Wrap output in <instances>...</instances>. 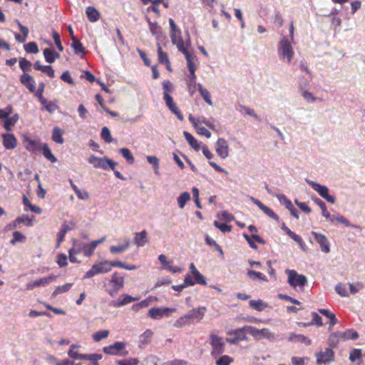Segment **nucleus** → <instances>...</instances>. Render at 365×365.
Listing matches in <instances>:
<instances>
[{
    "mask_svg": "<svg viewBox=\"0 0 365 365\" xmlns=\"http://www.w3.org/2000/svg\"><path fill=\"white\" fill-rule=\"evenodd\" d=\"M163 91V100L168 109L174 113L180 120H183V115L173 101V97L170 95L174 91V86L169 80L163 81L162 83Z\"/></svg>",
    "mask_w": 365,
    "mask_h": 365,
    "instance_id": "1",
    "label": "nucleus"
},
{
    "mask_svg": "<svg viewBox=\"0 0 365 365\" xmlns=\"http://www.w3.org/2000/svg\"><path fill=\"white\" fill-rule=\"evenodd\" d=\"M114 261L103 260L95 263L91 268L87 271L83 279L91 278L97 274H105L109 272L112 267H114Z\"/></svg>",
    "mask_w": 365,
    "mask_h": 365,
    "instance_id": "2",
    "label": "nucleus"
},
{
    "mask_svg": "<svg viewBox=\"0 0 365 365\" xmlns=\"http://www.w3.org/2000/svg\"><path fill=\"white\" fill-rule=\"evenodd\" d=\"M124 284L125 275L118 272H115L111 275L106 292L110 297H114L124 287Z\"/></svg>",
    "mask_w": 365,
    "mask_h": 365,
    "instance_id": "3",
    "label": "nucleus"
},
{
    "mask_svg": "<svg viewBox=\"0 0 365 365\" xmlns=\"http://www.w3.org/2000/svg\"><path fill=\"white\" fill-rule=\"evenodd\" d=\"M210 344L212 347L211 355L217 357L225 352V343L223 338L217 336L213 331L210 334Z\"/></svg>",
    "mask_w": 365,
    "mask_h": 365,
    "instance_id": "4",
    "label": "nucleus"
},
{
    "mask_svg": "<svg viewBox=\"0 0 365 365\" xmlns=\"http://www.w3.org/2000/svg\"><path fill=\"white\" fill-rule=\"evenodd\" d=\"M104 354L112 356H125L128 354L126 349V343L124 341H116L110 345L103 348Z\"/></svg>",
    "mask_w": 365,
    "mask_h": 365,
    "instance_id": "5",
    "label": "nucleus"
},
{
    "mask_svg": "<svg viewBox=\"0 0 365 365\" xmlns=\"http://www.w3.org/2000/svg\"><path fill=\"white\" fill-rule=\"evenodd\" d=\"M285 273L287 274V282L293 287H304L307 284V279L304 274H299L294 269H286Z\"/></svg>",
    "mask_w": 365,
    "mask_h": 365,
    "instance_id": "6",
    "label": "nucleus"
},
{
    "mask_svg": "<svg viewBox=\"0 0 365 365\" xmlns=\"http://www.w3.org/2000/svg\"><path fill=\"white\" fill-rule=\"evenodd\" d=\"M88 161L95 168H101L106 170L108 169L114 170V168L117 165V163L114 162L111 159H108L107 158H99L95 155H91L88 158Z\"/></svg>",
    "mask_w": 365,
    "mask_h": 365,
    "instance_id": "7",
    "label": "nucleus"
},
{
    "mask_svg": "<svg viewBox=\"0 0 365 365\" xmlns=\"http://www.w3.org/2000/svg\"><path fill=\"white\" fill-rule=\"evenodd\" d=\"M247 327H250V326H245L242 328L229 331L227 335L234 336L227 338L226 341L231 344H236L239 341L247 340V336L246 332H248Z\"/></svg>",
    "mask_w": 365,
    "mask_h": 365,
    "instance_id": "8",
    "label": "nucleus"
},
{
    "mask_svg": "<svg viewBox=\"0 0 365 365\" xmlns=\"http://www.w3.org/2000/svg\"><path fill=\"white\" fill-rule=\"evenodd\" d=\"M307 182L322 197L325 199L330 203L335 202V198L334 196L329 194V189L325 185H322L314 181L310 180H306Z\"/></svg>",
    "mask_w": 365,
    "mask_h": 365,
    "instance_id": "9",
    "label": "nucleus"
},
{
    "mask_svg": "<svg viewBox=\"0 0 365 365\" xmlns=\"http://www.w3.org/2000/svg\"><path fill=\"white\" fill-rule=\"evenodd\" d=\"M176 311L175 308H152L148 311V316L153 319H159L163 317H168L171 313H174Z\"/></svg>",
    "mask_w": 365,
    "mask_h": 365,
    "instance_id": "10",
    "label": "nucleus"
},
{
    "mask_svg": "<svg viewBox=\"0 0 365 365\" xmlns=\"http://www.w3.org/2000/svg\"><path fill=\"white\" fill-rule=\"evenodd\" d=\"M317 364H327L334 360V353L331 348H326L324 351L315 354Z\"/></svg>",
    "mask_w": 365,
    "mask_h": 365,
    "instance_id": "11",
    "label": "nucleus"
},
{
    "mask_svg": "<svg viewBox=\"0 0 365 365\" xmlns=\"http://www.w3.org/2000/svg\"><path fill=\"white\" fill-rule=\"evenodd\" d=\"M279 52L284 58L287 59V62H290L294 55V51L290 42L284 37L280 41Z\"/></svg>",
    "mask_w": 365,
    "mask_h": 365,
    "instance_id": "12",
    "label": "nucleus"
},
{
    "mask_svg": "<svg viewBox=\"0 0 365 365\" xmlns=\"http://www.w3.org/2000/svg\"><path fill=\"white\" fill-rule=\"evenodd\" d=\"M312 235L314 237L315 241L319 245L321 250L324 253L330 252V243L327 237L322 234L317 232H312Z\"/></svg>",
    "mask_w": 365,
    "mask_h": 365,
    "instance_id": "13",
    "label": "nucleus"
},
{
    "mask_svg": "<svg viewBox=\"0 0 365 365\" xmlns=\"http://www.w3.org/2000/svg\"><path fill=\"white\" fill-rule=\"evenodd\" d=\"M140 297H133L128 294H123L120 299L111 301L110 306L113 307H121L131 302L138 301Z\"/></svg>",
    "mask_w": 365,
    "mask_h": 365,
    "instance_id": "14",
    "label": "nucleus"
},
{
    "mask_svg": "<svg viewBox=\"0 0 365 365\" xmlns=\"http://www.w3.org/2000/svg\"><path fill=\"white\" fill-rule=\"evenodd\" d=\"M205 310L206 309L204 307H198L197 309H191L185 315L188 321H190V323L191 324L193 323L195 321L199 322L201 319H202V318L205 316Z\"/></svg>",
    "mask_w": 365,
    "mask_h": 365,
    "instance_id": "15",
    "label": "nucleus"
},
{
    "mask_svg": "<svg viewBox=\"0 0 365 365\" xmlns=\"http://www.w3.org/2000/svg\"><path fill=\"white\" fill-rule=\"evenodd\" d=\"M216 153L217 155L225 159L229 155V145L224 138H219L216 142Z\"/></svg>",
    "mask_w": 365,
    "mask_h": 365,
    "instance_id": "16",
    "label": "nucleus"
},
{
    "mask_svg": "<svg viewBox=\"0 0 365 365\" xmlns=\"http://www.w3.org/2000/svg\"><path fill=\"white\" fill-rule=\"evenodd\" d=\"M250 200L255 205H256L262 211L264 212V214H266L270 218L277 222L279 220V216L271 208L264 205L262 202H260L259 200L253 197H251Z\"/></svg>",
    "mask_w": 365,
    "mask_h": 365,
    "instance_id": "17",
    "label": "nucleus"
},
{
    "mask_svg": "<svg viewBox=\"0 0 365 365\" xmlns=\"http://www.w3.org/2000/svg\"><path fill=\"white\" fill-rule=\"evenodd\" d=\"M20 82L24 85L31 93L36 91V81L33 76L30 74L24 73L20 76Z\"/></svg>",
    "mask_w": 365,
    "mask_h": 365,
    "instance_id": "18",
    "label": "nucleus"
},
{
    "mask_svg": "<svg viewBox=\"0 0 365 365\" xmlns=\"http://www.w3.org/2000/svg\"><path fill=\"white\" fill-rule=\"evenodd\" d=\"M56 276L51 274L47 277H43V278H41V279H36L35 281L28 283L26 285V288L29 290H31V289H34L35 287L48 284L51 282L56 280Z\"/></svg>",
    "mask_w": 365,
    "mask_h": 365,
    "instance_id": "19",
    "label": "nucleus"
},
{
    "mask_svg": "<svg viewBox=\"0 0 365 365\" xmlns=\"http://www.w3.org/2000/svg\"><path fill=\"white\" fill-rule=\"evenodd\" d=\"M173 44L176 45L179 51L182 52L185 56L190 54V52L185 46L184 41L181 36V31H178L177 35H170Z\"/></svg>",
    "mask_w": 365,
    "mask_h": 365,
    "instance_id": "20",
    "label": "nucleus"
},
{
    "mask_svg": "<svg viewBox=\"0 0 365 365\" xmlns=\"http://www.w3.org/2000/svg\"><path fill=\"white\" fill-rule=\"evenodd\" d=\"M1 138L3 145L6 149L13 150L17 146V139L14 134L4 133Z\"/></svg>",
    "mask_w": 365,
    "mask_h": 365,
    "instance_id": "21",
    "label": "nucleus"
},
{
    "mask_svg": "<svg viewBox=\"0 0 365 365\" xmlns=\"http://www.w3.org/2000/svg\"><path fill=\"white\" fill-rule=\"evenodd\" d=\"M248 332L255 338H260L262 336L269 338L272 336V333L269 331L268 329L264 328L262 329H257V328L250 326L247 327Z\"/></svg>",
    "mask_w": 365,
    "mask_h": 365,
    "instance_id": "22",
    "label": "nucleus"
},
{
    "mask_svg": "<svg viewBox=\"0 0 365 365\" xmlns=\"http://www.w3.org/2000/svg\"><path fill=\"white\" fill-rule=\"evenodd\" d=\"M288 340L292 342H299L304 344L306 346H309L312 344V340L302 334H297L295 333H290Z\"/></svg>",
    "mask_w": 365,
    "mask_h": 365,
    "instance_id": "23",
    "label": "nucleus"
},
{
    "mask_svg": "<svg viewBox=\"0 0 365 365\" xmlns=\"http://www.w3.org/2000/svg\"><path fill=\"white\" fill-rule=\"evenodd\" d=\"M196 74H188L185 77V82L187 87V90L191 96L194 94L196 91L197 84L196 83Z\"/></svg>",
    "mask_w": 365,
    "mask_h": 365,
    "instance_id": "24",
    "label": "nucleus"
},
{
    "mask_svg": "<svg viewBox=\"0 0 365 365\" xmlns=\"http://www.w3.org/2000/svg\"><path fill=\"white\" fill-rule=\"evenodd\" d=\"M312 316V322L305 323V322H298L297 324L299 327H307L312 326L313 324H316L318 327H322L323 325L322 317L315 312L311 313Z\"/></svg>",
    "mask_w": 365,
    "mask_h": 365,
    "instance_id": "25",
    "label": "nucleus"
},
{
    "mask_svg": "<svg viewBox=\"0 0 365 365\" xmlns=\"http://www.w3.org/2000/svg\"><path fill=\"white\" fill-rule=\"evenodd\" d=\"M79 346L77 344H72L70 346V349L68 351V355L74 359H81V360H86V359H89L88 354H79L76 351H75V349L78 348Z\"/></svg>",
    "mask_w": 365,
    "mask_h": 365,
    "instance_id": "26",
    "label": "nucleus"
},
{
    "mask_svg": "<svg viewBox=\"0 0 365 365\" xmlns=\"http://www.w3.org/2000/svg\"><path fill=\"white\" fill-rule=\"evenodd\" d=\"M25 142L26 143L25 147L26 150L31 152H36L41 150V145L38 140H31L29 138H25Z\"/></svg>",
    "mask_w": 365,
    "mask_h": 365,
    "instance_id": "27",
    "label": "nucleus"
},
{
    "mask_svg": "<svg viewBox=\"0 0 365 365\" xmlns=\"http://www.w3.org/2000/svg\"><path fill=\"white\" fill-rule=\"evenodd\" d=\"M148 232L143 230L140 232H135L134 242L138 247H142L147 242Z\"/></svg>",
    "mask_w": 365,
    "mask_h": 365,
    "instance_id": "28",
    "label": "nucleus"
},
{
    "mask_svg": "<svg viewBox=\"0 0 365 365\" xmlns=\"http://www.w3.org/2000/svg\"><path fill=\"white\" fill-rule=\"evenodd\" d=\"M183 135L185 138L188 144L196 151H198L200 149V145L197 140V139L195 138V137L191 135L187 131L183 132Z\"/></svg>",
    "mask_w": 365,
    "mask_h": 365,
    "instance_id": "29",
    "label": "nucleus"
},
{
    "mask_svg": "<svg viewBox=\"0 0 365 365\" xmlns=\"http://www.w3.org/2000/svg\"><path fill=\"white\" fill-rule=\"evenodd\" d=\"M86 14L87 15L88 19L91 22H96L100 18V13L93 6H88L86 8Z\"/></svg>",
    "mask_w": 365,
    "mask_h": 365,
    "instance_id": "30",
    "label": "nucleus"
},
{
    "mask_svg": "<svg viewBox=\"0 0 365 365\" xmlns=\"http://www.w3.org/2000/svg\"><path fill=\"white\" fill-rule=\"evenodd\" d=\"M69 183L78 199L87 200L89 198L88 192L86 190L82 191L80 189H78V187L76 186V185L74 184L73 181L71 179H69Z\"/></svg>",
    "mask_w": 365,
    "mask_h": 365,
    "instance_id": "31",
    "label": "nucleus"
},
{
    "mask_svg": "<svg viewBox=\"0 0 365 365\" xmlns=\"http://www.w3.org/2000/svg\"><path fill=\"white\" fill-rule=\"evenodd\" d=\"M45 60L47 63H52L56 58L60 57V55L53 50L45 48L43 51Z\"/></svg>",
    "mask_w": 365,
    "mask_h": 365,
    "instance_id": "32",
    "label": "nucleus"
},
{
    "mask_svg": "<svg viewBox=\"0 0 365 365\" xmlns=\"http://www.w3.org/2000/svg\"><path fill=\"white\" fill-rule=\"evenodd\" d=\"M71 47L73 48L76 54H86V53L82 43L76 37H73Z\"/></svg>",
    "mask_w": 365,
    "mask_h": 365,
    "instance_id": "33",
    "label": "nucleus"
},
{
    "mask_svg": "<svg viewBox=\"0 0 365 365\" xmlns=\"http://www.w3.org/2000/svg\"><path fill=\"white\" fill-rule=\"evenodd\" d=\"M327 220H329L331 222H334V221H336L339 223H341L344 225L346 227H352L354 228H360L359 226L352 225L350 224L348 220H346L344 216L342 215H331L330 217H329Z\"/></svg>",
    "mask_w": 365,
    "mask_h": 365,
    "instance_id": "34",
    "label": "nucleus"
},
{
    "mask_svg": "<svg viewBox=\"0 0 365 365\" xmlns=\"http://www.w3.org/2000/svg\"><path fill=\"white\" fill-rule=\"evenodd\" d=\"M153 335V332L150 329H146L140 336L139 344L140 346H145L149 344L151 341V338Z\"/></svg>",
    "mask_w": 365,
    "mask_h": 365,
    "instance_id": "35",
    "label": "nucleus"
},
{
    "mask_svg": "<svg viewBox=\"0 0 365 365\" xmlns=\"http://www.w3.org/2000/svg\"><path fill=\"white\" fill-rule=\"evenodd\" d=\"M340 334H341L340 337L343 340H346V339L354 340V339H356L359 338V334L357 333V331L352 329H347L343 332L340 331Z\"/></svg>",
    "mask_w": 365,
    "mask_h": 365,
    "instance_id": "36",
    "label": "nucleus"
},
{
    "mask_svg": "<svg viewBox=\"0 0 365 365\" xmlns=\"http://www.w3.org/2000/svg\"><path fill=\"white\" fill-rule=\"evenodd\" d=\"M247 277L253 281L259 279L262 282H267V279L266 276L259 272H256L254 270H248L247 272Z\"/></svg>",
    "mask_w": 365,
    "mask_h": 365,
    "instance_id": "37",
    "label": "nucleus"
},
{
    "mask_svg": "<svg viewBox=\"0 0 365 365\" xmlns=\"http://www.w3.org/2000/svg\"><path fill=\"white\" fill-rule=\"evenodd\" d=\"M319 312L329 319V324L332 327L338 323L334 313L326 309H319Z\"/></svg>",
    "mask_w": 365,
    "mask_h": 365,
    "instance_id": "38",
    "label": "nucleus"
},
{
    "mask_svg": "<svg viewBox=\"0 0 365 365\" xmlns=\"http://www.w3.org/2000/svg\"><path fill=\"white\" fill-rule=\"evenodd\" d=\"M41 150L42 151L43 156L51 163H56L57 161L56 158L53 155L51 149L46 143L43 145Z\"/></svg>",
    "mask_w": 365,
    "mask_h": 365,
    "instance_id": "39",
    "label": "nucleus"
},
{
    "mask_svg": "<svg viewBox=\"0 0 365 365\" xmlns=\"http://www.w3.org/2000/svg\"><path fill=\"white\" fill-rule=\"evenodd\" d=\"M157 51L158 56V61L160 63H168L169 60L168 55L163 51L160 43H157Z\"/></svg>",
    "mask_w": 365,
    "mask_h": 365,
    "instance_id": "40",
    "label": "nucleus"
},
{
    "mask_svg": "<svg viewBox=\"0 0 365 365\" xmlns=\"http://www.w3.org/2000/svg\"><path fill=\"white\" fill-rule=\"evenodd\" d=\"M19 120V115L15 114L11 117L8 116L4 123V127L7 131L11 130V127L14 126Z\"/></svg>",
    "mask_w": 365,
    "mask_h": 365,
    "instance_id": "41",
    "label": "nucleus"
},
{
    "mask_svg": "<svg viewBox=\"0 0 365 365\" xmlns=\"http://www.w3.org/2000/svg\"><path fill=\"white\" fill-rule=\"evenodd\" d=\"M198 91L201 94V96L204 99V101L210 106L212 105V101L211 100V96L210 92L204 88L201 83L197 84Z\"/></svg>",
    "mask_w": 365,
    "mask_h": 365,
    "instance_id": "42",
    "label": "nucleus"
},
{
    "mask_svg": "<svg viewBox=\"0 0 365 365\" xmlns=\"http://www.w3.org/2000/svg\"><path fill=\"white\" fill-rule=\"evenodd\" d=\"M63 132L61 128H59L58 127H55L53 130L52 140L54 142L59 143V144L63 143L64 140L63 138Z\"/></svg>",
    "mask_w": 365,
    "mask_h": 365,
    "instance_id": "43",
    "label": "nucleus"
},
{
    "mask_svg": "<svg viewBox=\"0 0 365 365\" xmlns=\"http://www.w3.org/2000/svg\"><path fill=\"white\" fill-rule=\"evenodd\" d=\"M313 200L322 210V216L324 217L326 219L330 217V213L327 208L325 202L318 197L314 198Z\"/></svg>",
    "mask_w": 365,
    "mask_h": 365,
    "instance_id": "44",
    "label": "nucleus"
},
{
    "mask_svg": "<svg viewBox=\"0 0 365 365\" xmlns=\"http://www.w3.org/2000/svg\"><path fill=\"white\" fill-rule=\"evenodd\" d=\"M73 283H66L63 285L57 287L55 289V290L53 292L52 297H55L57 295H58L59 294L68 292L71 289V288L73 287Z\"/></svg>",
    "mask_w": 365,
    "mask_h": 365,
    "instance_id": "45",
    "label": "nucleus"
},
{
    "mask_svg": "<svg viewBox=\"0 0 365 365\" xmlns=\"http://www.w3.org/2000/svg\"><path fill=\"white\" fill-rule=\"evenodd\" d=\"M110 331L107 329H103L95 332L92 335V339L94 341L98 342L102 339H106L109 336Z\"/></svg>",
    "mask_w": 365,
    "mask_h": 365,
    "instance_id": "46",
    "label": "nucleus"
},
{
    "mask_svg": "<svg viewBox=\"0 0 365 365\" xmlns=\"http://www.w3.org/2000/svg\"><path fill=\"white\" fill-rule=\"evenodd\" d=\"M23 204L24 205V206L29 207V209L34 212V213H37V214H41V209L36 206V205H34L31 203L30 200L28 199V197L26 196V195H24L23 196Z\"/></svg>",
    "mask_w": 365,
    "mask_h": 365,
    "instance_id": "47",
    "label": "nucleus"
},
{
    "mask_svg": "<svg viewBox=\"0 0 365 365\" xmlns=\"http://www.w3.org/2000/svg\"><path fill=\"white\" fill-rule=\"evenodd\" d=\"M19 67L24 72H29L31 70L32 64L31 61L26 58L20 57L19 58Z\"/></svg>",
    "mask_w": 365,
    "mask_h": 365,
    "instance_id": "48",
    "label": "nucleus"
},
{
    "mask_svg": "<svg viewBox=\"0 0 365 365\" xmlns=\"http://www.w3.org/2000/svg\"><path fill=\"white\" fill-rule=\"evenodd\" d=\"M148 23L149 25L150 31L152 33V34L156 36V38L159 39L161 37L159 36V35L161 34L160 27L158 25L156 22H152L149 19H148Z\"/></svg>",
    "mask_w": 365,
    "mask_h": 365,
    "instance_id": "49",
    "label": "nucleus"
},
{
    "mask_svg": "<svg viewBox=\"0 0 365 365\" xmlns=\"http://www.w3.org/2000/svg\"><path fill=\"white\" fill-rule=\"evenodd\" d=\"M190 195L187 192H182L178 197V203L180 208H183L186 203L190 200Z\"/></svg>",
    "mask_w": 365,
    "mask_h": 365,
    "instance_id": "50",
    "label": "nucleus"
},
{
    "mask_svg": "<svg viewBox=\"0 0 365 365\" xmlns=\"http://www.w3.org/2000/svg\"><path fill=\"white\" fill-rule=\"evenodd\" d=\"M119 153L125 158L128 164H133L134 163V157L128 148H120Z\"/></svg>",
    "mask_w": 365,
    "mask_h": 365,
    "instance_id": "51",
    "label": "nucleus"
},
{
    "mask_svg": "<svg viewBox=\"0 0 365 365\" xmlns=\"http://www.w3.org/2000/svg\"><path fill=\"white\" fill-rule=\"evenodd\" d=\"M130 246V241L128 240L124 245L118 246H111L110 251L113 254L120 253L125 251Z\"/></svg>",
    "mask_w": 365,
    "mask_h": 365,
    "instance_id": "52",
    "label": "nucleus"
},
{
    "mask_svg": "<svg viewBox=\"0 0 365 365\" xmlns=\"http://www.w3.org/2000/svg\"><path fill=\"white\" fill-rule=\"evenodd\" d=\"M116 363L118 365H138L140 361L138 358L130 357L128 359L118 360Z\"/></svg>",
    "mask_w": 365,
    "mask_h": 365,
    "instance_id": "53",
    "label": "nucleus"
},
{
    "mask_svg": "<svg viewBox=\"0 0 365 365\" xmlns=\"http://www.w3.org/2000/svg\"><path fill=\"white\" fill-rule=\"evenodd\" d=\"M24 50L29 53H38V47L36 42L31 41L24 45Z\"/></svg>",
    "mask_w": 365,
    "mask_h": 365,
    "instance_id": "54",
    "label": "nucleus"
},
{
    "mask_svg": "<svg viewBox=\"0 0 365 365\" xmlns=\"http://www.w3.org/2000/svg\"><path fill=\"white\" fill-rule=\"evenodd\" d=\"M249 304L251 308L257 311H262L266 307L262 299L250 300Z\"/></svg>",
    "mask_w": 365,
    "mask_h": 365,
    "instance_id": "55",
    "label": "nucleus"
},
{
    "mask_svg": "<svg viewBox=\"0 0 365 365\" xmlns=\"http://www.w3.org/2000/svg\"><path fill=\"white\" fill-rule=\"evenodd\" d=\"M101 136V138L108 143H111L113 140L110 130L106 126L102 128Z\"/></svg>",
    "mask_w": 365,
    "mask_h": 365,
    "instance_id": "56",
    "label": "nucleus"
},
{
    "mask_svg": "<svg viewBox=\"0 0 365 365\" xmlns=\"http://www.w3.org/2000/svg\"><path fill=\"white\" fill-rule=\"evenodd\" d=\"M340 335V331L331 334L328 339L329 344L332 346H336L341 339Z\"/></svg>",
    "mask_w": 365,
    "mask_h": 365,
    "instance_id": "57",
    "label": "nucleus"
},
{
    "mask_svg": "<svg viewBox=\"0 0 365 365\" xmlns=\"http://www.w3.org/2000/svg\"><path fill=\"white\" fill-rule=\"evenodd\" d=\"M185 56L187 63L189 74H195L196 67H195V63L193 62L192 55L190 53Z\"/></svg>",
    "mask_w": 365,
    "mask_h": 365,
    "instance_id": "58",
    "label": "nucleus"
},
{
    "mask_svg": "<svg viewBox=\"0 0 365 365\" xmlns=\"http://www.w3.org/2000/svg\"><path fill=\"white\" fill-rule=\"evenodd\" d=\"M26 240V237L19 231H14L13 232V239L10 241V243L12 245L16 244V242H23Z\"/></svg>",
    "mask_w": 365,
    "mask_h": 365,
    "instance_id": "59",
    "label": "nucleus"
},
{
    "mask_svg": "<svg viewBox=\"0 0 365 365\" xmlns=\"http://www.w3.org/2000/svg\"><path fill=\"white\" fill-rule=\"evenodd\" d=\"M86 244L76 240H73V247H71L70 250H74L73 252H76V254H79L81 252H83L84 247Z\"/></svg>",
    "mask_w": 365,
    "mask_h": 365,
    "instance_id": "60",
    "label": "nucleus"
},
{
    "mask_svg": "<svg viewBox=\"0 0 365 365\" xmlns=\"http://www.w3.org/2000/svg\"><path fill=\"white\" fill-rule=\"evenodd\" d=\"M362 357L361 350L359 349H354L351 350L349 354V360L352 362L356 361L357 359H360Z\"/></svg>",
    "mask_w": 365,
    "mask_h": 365,
    "instance_id": "61",
    "label": "nucleus"
},
{
    "mask_svg": "<svg viewBox=\"0 0 365 365\" xmlns=\"http://www.w3.org/2000/svg\"><path fill=\"white\" fill-rule=\"evenodd\" d=\"M190 324V321H188L186 315L185 314L184 316L180 317L175 322L174 327L176 328H181V327H182L185 325H188Z\"/></svg>",
    "mask_w": 365,
    "mask_h": 365,
    "instance_id": "62",
    "label": "nucleus"
},
{
    "mask_svg": "<svg viewBox=\"0 0 365 365\" xmlns=\"http://www.w3.org/2000/svg\"><path fill=\"white\" fill-rule=\"evenodd\" d=\"M147 160L148 162L153 165L154 167L155 173H158V169H159V160L157 157L153 156V155H148L147 156Z\"/></svg>",
    "mask_w": 365,
    "mask_h": 365,
    "instance_id": "63",
    "label": "nucleus"
},
{
    "mask_svg": "<svg viewBox=\"0 0 365 365\" xmlns=\"http://www.w3.org/2000/svg\"><path fill=\"white\" fill-rule=\"evenodd\" d=\"M233 359L228 355L222 356L217 361L216 365H230Z\"/></svg>",
    "mask_w": 365,
    "mask_h": 365,
    "instance_id": "64",
    "label": "nucleus"
}]
</instances>
